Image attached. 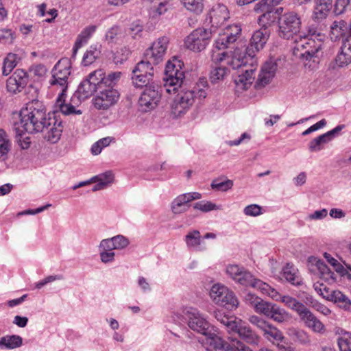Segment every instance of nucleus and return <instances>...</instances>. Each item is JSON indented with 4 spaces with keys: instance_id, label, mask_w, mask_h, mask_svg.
Masks as SVG:
<instances>
[{
    "instance_id": "obj_46",
    "label": "nucleus",
    "mask_w": 351,
    "mask_h": 351,
    "mask_svg": "<svg viewBox=\"0 0 351 351\" xmlns=\"http://www.w3.org/2000/svg\"><path fill=\"white\" fill-rule=\"evenodd\" d=\"M154 74H139L132 75V80L135 86L143 87L151 85L152 82Z\"/></svg>"
},
{
    "instance_id": "obj_41",
    "label": "nucleus",
    "mask_w": 351,
    "mask_h": 351,
    "mask_svg": "<svg viewBox=\"0 0 351 351\" xmlns=\"http://www.w3.org/2000/svg\"><path fill=\"white\" fill-rule=\"evenodd\" d=\"M313 288L319 295L329 301L332 300L334 293L338 291L337 290L330 289L326 285L319 282L314 283Z\"/></svg>"
},
{
    "instance_id": "obj_2",
    "label": "nucleus",
    "mask_w": 351,
    "mask_h": 351,
    "mask_svg": "<svg viewBox=\"0 0 351 351\" xmlns=\"http://www.w3.org/2000/svg\"><path fill=\"white\" fill-rule=\"evenodd\" d=\"M71 73V62L67 58H61L54 65L51 71L49 83L51 86L59 89L60 93L56 101V108L64 115L82 114L80 110L76 109L71 104H67L66 92L68 87L69 79Z\"/></svg>"
},
{
    "instance_id": "obj_48",
    "label": "nucleus",
    "mask_w": 351,
    "mask_h": 351,
    "mask_svg": "<svg viewBox=\"0 0 351 351\" xmlns=\"http://www.w3.org/2000/svg\"><path fill=\"white\" fill-rule=\"evenodd\" d=\"M11 143L6 132L0 130V159L5 158L10 149Z\"/></svg>"
},
{
    "instance_id": "obj_7",
    "label": "nucleus",
    "mask_w": 351,
    "mask_h": 351,
    "mask_svg": "<svg viewBox=\"0 0 351 351\" xmlns=\"http://www.w3.org/2000/svg\"><path fill=\"white\" fill-rule=\"evenodd\" d=\"M210 297L216 304L224 306L229 310L235 309L239 305V301L234 293L227 287L221 284H215L212 286Z\"/></svg>"
},
{
    "instance_id": "obj_18",
    "label": "nucleus",
    "mask_w": 351,
    "mask_h": 351,
    "mask_svg": "<svg viewBox=\"0 0 351 351\" xmlns=\"http://www.w3.org/2000/svg\"><path fill=\"white\" fill-rule=\"evenodd\" d=\"M241 32V25L237 24L228 25L219 34V36L215 40V47L218 49L228 48L230 44L234 43L237 40Z\"/></svg>"
},
{
    "instance_id": "obj_17",
    "label": "nucleus",
    "mask_w": 351,
    "mask_h": 351,
    "mask_svg": "<svg viewBox=\"0 0 351 351\" xmlns=\"http://www.w3.org/2000/svg\"><path fill=\"white\" fill-rule=\"evenodd\" d=\"M202 198L198 192H190L180 194L173 199L171 203V211L174 215H181L188 211L190 202Z\"/></svg>"
},
{
    "instance_id": "obj_29",
    "label": "nucleus",
    "mask_w": 351,
    "mask_h": 351,
    "mask_svg": "<svg viewBox=\"0 0 351 351\" xmlns=\"http://www.w3.org/2000/svg\"><path fill=\"white\" fill-rule=\"evenodd\" d=\"M96 30V26L90 25L85 27L80 34L77 36L73 48L72 58H74L77 53L79 49L86 45L93 33Z\"/></svg>"
},
{
    "instance_id": "obj_19",
    "label": "nucleus",
    "mask_w": 351,
    "mask_h": 351,
    "mask_svg": "<svg viewBox=\"0 0 351 351\" xmlns=\"http://www.w3.org/2000/svg\"><path fill=\"white\" fill-rule=\"evenodd\" d=\"M309 268L325 282L332 283L335 281V274L320 259L316 257L308 258Z\"/></svg>"
},
{
    "instance_id": "obj_11",
    "label": "nucleus",
    "mask_w": 351,
    "mask_h": 351,
    "mask_svg": "<svg viewBox=\"0 0 351 351\" xmlns=\"http://www.w3.org/2000/svg\"><path fill=\"white\" fill-rule=\"evenodd\" d=\"M210 346L215 349L224 351H252L249 347L245 346L237 339L229 338V341L223 340L219 336L212 332L210 329L208 333L204 335Z\"/></svg>"
},
{
    "instance_id": "obj_24",
    "label": "nucleus",
    "mask_w": 351,
    "mask_h": 351,
    "mask_svg": "<svg viewBox=\"0 0 351 351\" xmlns=\"http://www.w3.org/2000/svg\"><path fill=\"white\" fill-rule=\"evenodd\" d=\"M254 71L255 68H253V65L251 64L249 68L242 69L239 74L235 77L234 83L237 91H243L251 86L254 80Z\"/></svg>"
},
{
    "instance_id": "obj_25",
    "label": "nucleus",
    "mask_w": 351,
    "mask_h": 351,
    "mask_svg": "<svg viewBox=\"0 0 351 351\" xmlns=\"http://www.w3.org/2000/svg\"><path fill=\"white\" fill-rule=\"evenodd\" d=\"M269 31L266 27L261 28L254 32L250 40L251 49H249L248 51L250 52V50H252V52L254 53V51H258L263 49L269 39Z\"/></svg>"
},
{
    "instance_id": "obj_62",
    "label": "nucleus",
    "mask_w": 351,
    "mask_h": 351,
    "mask_svg": "<svg viewBox=\"0 0 351 351\" xmlns=\"http://www.w3.org/2000/svg\"><path fill=\"white\" fill-rule=\"evenodd\" d=\"M243 213L247 216L257 217L262 214V208L257 204H250L245 207Z\"/></svg>"
},
{
    "instance_id": "obj_3",
    "label": "nucleus",
    "mask_w": 351,
    "mask_h": 351,
    "mask_svg": "<svg viewBox=\"0 0 351 351\" xmlns=\"http://www.w3.org/2000/svg\"><path fill=\"white\" fill-rule=\"evenodd\" d=\"M46 108L42 101L32 100L19 113V120L14 124L18 136L25 134L38 133L43 130V124L47 119Z\"/></svg>"
},
{
    "instance_id": "obj_56",
    "label": "nucleus",
    "mask_w": 351,
    "mask_h": 351,
    "mask_svg": "<svg viewBox=\"0 0 351 351\" xmlns=\"http://www.w3.org/2000/svg\"><path fill=\"white\" fill-rule=\"evenodd\" d=\"M217 51L213 50L212 54V60L215 64H220L221 65H227L226 61H228L229 58V54L228 52H220L221 49H218L216 48Z\"/></svg>"
},
{
    "instance_id": "obj_49",
    "label": "nucleus",
    "mask_w": 351,
    "mask_h": 351,
    "mask_svg": "<svg viewBox=\"0 0 351 351\" xmlns=\"http://www.w3.org/2000/svg\"><path fill=\"white\" fill-rule=\"evenodd\" d=\"M228 70L225 65H220L216 66L210 73V80L213 84L223 80L224 77L227 75Z\"/></svg>"
},
{
    "instance_id": "obj_47",
    "label": "nucleus",
    "mask_w": 351,
    "mask_h": 351,
    "mask_svg": "<svg viewBox=\"0 0 351 351\" xmlns=\"http://www.w3.org/2000/svg\"><path fill=\"white\" fill-rule=\"evenodd\" d=\"M105 72L103 69H97L88 75V80L97 88L104 86Z\"/></svg>"
},
{
    "instance_id": "obj_12",
    "label": "nucleus",
    "mask_w": 351,
    "mask_h": 351,
    "mask_svg": "<svg viewBox=\"0 0 351 351\" xmlns=\"http://www.w3.org/2000/svg\"><path fill=\"white\" fill-rule=\"evenodd\" d=\"M159 89L160 87L154 83L145 88L138 99V105L142 111H149L158 105L161 99Z\"/></svg>"
},
{
    "instance_id": "obj_35",
    "label": "nucleus",
    "mask_w": 351,
    "mask_h": 351,
    "mask_svg": "<svg viewBox=\"0 0 351 351\" xmlns=\"http://www.w3.org/2000/svg\"><path fill=\"white\" fill-rule=\"evenodd\" d=\"M21 58L16 53H9L4 58L2 73L3 75H8L12 70L16 66Z\"/></svg>"
},
{
    "instance_id": "obj_5",
    "label": "nucleus",
    "mask_w": 351,
    "mask_h": 351,
    "mask_svg": "<svg viewBox=\"0 0 351 351\" xmlns=\"http://www.w3.org/2000/svg\"><path fill=\"white\" fill-rule=\"evenodd\" d=\"M216 319L224 325L228 332H237L241 339L251 345H257L259 342L258 335L241 319L233 317L223 315L217 313Z\"/></svg>"
},
{
    "instance_id": "obj_20",
    "label": "nucleus",
    "mask_w": 351,
    "mask_h": 351,
    "mask_svg": "<svg viewBox=\"0 0 351 351\" xmlns=\"http://www.w3.org/2000/svg\"><path fill=\"white\" fill-rule=\"evenodd\" d=\"M28 76L23 69H16L10 76L6 83V88L8 92L16 93L20 92L27 85Z\"/></svg>"
},
{
    "instance_id": "obj_43",
    "label": "nucleus",
    "mask_w": 351,
    "mask_h": 351,
    "mask_svg": "<svg viewBox=\"0 0 351 351\" xmlns=\"http://www.w3.org/2000/svg\"><path fill=\"white\" fill-rule=\"evenodd\" d=\"M22 338L19 335H11L1 337L3 349H14L19 348L22 345Z\"/></svg>"
},
{
    "instance_id": "obj_28",
    "label": "nucleus",
    "mask_w": 351,
    "mask_h": 351,
    "mask_svg": "<svg viewBox=\"0 0 351 351\" xmlns=\"http://www.w3.org/2000/svg\"><path fill=\"white\" fill-rule=\"evenodd\" d=\"M152 3L149 9V16L152 19H158L165 14L171 7L170 0H149Z\"/></svg>"
},
{
    "instance_id": "obj_54",
    "label": "nucleus",
    "mask_w": 351,
    "mask_h": 351,
    "mask_svg": "<svg viewBox=\"0 0 351 351\" xmlns=\"http://www.w3.org/2000/svg\"><path fill=\"white\" fill-rule=\"evenodd\" d=\"M112 142L111 137H105L103 138L96 143H95L91 147V152L93 155H98L101 153V150L108 146Z\"/></svg>"
},
{
    "instance_id": "obj_57",
    "label": "nucleus",
    "mask_w": 351,
    "mask_h": 351,
    "mask_svg": "<svg viewBox=\"0 0 351 351\" xmlns=\"http://www.w3.org/2000/svg\"><path fill=\"white\" fill-rule=\"evenodd\" d=\"M233 186V182L230 180L219 182L215 180L211 183V188L219 191H226Z\"/></svg>"
},
{
    "instance_id": "obj_34",
    "label": "nucleus",
    "mask_w": 351,
    "mask_h": 351,
    "mask_svg": "<svg viewBox=\"0 0 351 351\" xmlns=\"http://www.w3.org/2000/svg\"><path fill=\"white\" fill-rule=\"evenodd\" d=\"M97 88L94 84L86 79L78 86L76 95L80 100H85L90 97L96 91Z\"/></svg>"
},
{
    "instance_id": "obj_55",
    "label": "nucleus",
    "mask_w": 351,
    "mask_h": 351,
    "mask_svg": "<svg viewBox=\"0 0 351 351\" xmlns=\"http://www.w3.org/2000/svg\"><path fill=\"white\" fill-rule=\"evenodd\" d=\"M114 180V176L110 171H107L104 173L98 175L91 178L93 182H99L104 184V186L106 188L108 185L112 183Z\"/></svg>"
},
{
    "instance_id": "obj_39",
    "label": "nucleus",
    "mask_w": 351,
    "mask_h": 351,
    "mask_svg": "<svg viewBox=\"0 0 351 351\" xmlns=\"http://www.w3.org/2000/svg\"><path fill=\"white\" fill-rule=\"evenodd\" d=\"M330 141L326 133L313 138L308 144V149L311 152H317L322 150L324 145Z\"/></svg>"
},
{
    "instance_id": "obj_33",
    "label": "nucleus",
    "mask_w": 351,
    "mask_h": 351,
    "mask_svg": "<svg viewBox=\"0 0 351 351\" xmlns=\"http://www.w3.org/2000/svg\"><path fill=\"white\" fill-rule=\"evenodd\" d=\"M282 276L293 285H300L302 282L298 270L293 265L287 263L282 269Z\"/></svg>"
},
{
    "instance_id": "obj_8",
    "label": "nucleus",
    "mask_w": 351,
    "mask_h": 351,
    "mask_svg": "<svg viewBox=\"0 0 351 351\" xmlns=\"http://www.w3.org/2000/svg\"><path fill=\"white\" fill-rule=\"evenodd\" d=\"M119 91L113 87H99L93 98V106L99 110H107L118 102Z\"/></svg>"
},
{
    "instance_id": "obj_37",
    "label": "nucleus",
    "mask_w": 351,
    "mask_h": 351,
    "mask_svg": "<svg viewBox=\"0 0 351 351\" xmlns=\"http://www.w3.org/2000/svg\"><path fill=\"white\" fill-rule=\"evenodd\" d=\"M277 294L278 295V299L272 298L276 301H280L283 302L287 307L295 311L297 313L303 308L304 306L302 303L298 301L295 298L289 296L284 295L282 296L278 291Z\"/></svg>"
},
{
    "instance_id": "obj_16",
    "label": "nucleus",
    "mask_w": 351,
    "mask_h": 351,
    "mask_svg": "<svg viewBox=\"0 0 351 351\" xmlns=\"http://www.w3.org/2000/svg\"><path fill=\"white\" fill-rule=\"evenodd\" d=\"M43 126V130L40 131V132L43 133L44 138L51 143H57L62 133V121L57 119L56 116L49 117Z\"/></svg>"
},
{
    "instance_id": "obj_60",
    "label": "nucleus",
    "mask_w": 351,
    "mask_h": 351,
    "mask_svg": "<svg viewBox=\"0 0 351 351\" xmlns=\"http://www.w3.org/2000/svg\"><path fill=\"white\" fill-rule=\"evenodd\" d=\"M193 208L204 213L218 209V207L215 204L210 201L204 200L196 202L194 204Z\"/></svg>"
},
{
    "instance_id": "obj_40",
    "label": "nucleus",
    "mask_w": 351,
    "mask_h": 351,
    "mask_svg": "<svg viewBox=\"0 0 351 351\" xmlns=\"http://www.w3.org/2000/svg\"><path fill=\"white\" fill-rule=\"evenodd\" d=\"M332 302L337 304L341 308L351 313V300L342 292H335Z\"/></svg>"
},
{
    "instance_id": "obj_61",
    "label": "nucleus",
    "mask_w": 351,
    "mask_h": 351,
    "mask_svg": "<svg viewBox=\"0 0 351 351\" xmlns=\"http://www.w3.org/2000/svg\"><path fill=\"white\" fill-rule=\"evenodd\" d=\"M115 250H123L130 244L129 239L123 235L119 234L112 237Z\"/></svg>"
},
{
    "instance_id": "obj_22",
    "label": "nucleus",
    "mask_w": 351,
    "mask_h": 351,
    "mask_svg": "<svg viewBox=\"0 0 351 351\" xmlns=\"http://www.w3.org/2000/svg\"><path fill=\"white\" fill-rule=\"evenodd\" d=\"M209 18L212 27H220L230 18L227 7L220 3L214 5L210 10Z\"/></svg>"
},
{
    "instance_id": "obj_63",
    "label": "nucleus",
    "mask_w": 351,
    "mask_h": 351,
    "mask_svg": "<svg viewBox=\"0 0 351 351\" xmlns=\"http://www.w3.org/2000/svg\"><path fill=\"white\" fill-rule=\"evenodd\" d=\"M300 319L304 323L305 326L308 324V322L312 321V319L315 317L313 313L307 308L305 306L298 313Z\"/></svg>"
},
{
    "instance_id": "obj_30",
    "label": "nucleus",
    "mask_w": 351,
    "mask_h": 351,
    "mask_svg": "<svg viewBox=\"0 0 351 351\" xmlns=\"http://www.w3.org/2000/svg\"><path fill=\"white\" fill-rule=\"evenodd\" d=\"M330 38L337 40L341 38H348V25L343 20L335 21L330 26Z\"/></svg>"
},
{
    "instance_id": "obj_15",
    "label": "nucleus",
    "mask_w": 351,
    "mask_h": 351,
    "mask_svg": "<svg viewBox=\"0 0 351 351\" xmlns=\"http://www.w3.org/2000/svg\"><path fill=\"white\" fill-rule=\"evenodd\" d=\"M261 314L278 324H287L293 318L292 315L285 308L277 304L269 302H266Z\"/></svg>"
},
{
    "instance_id": "obj_6",
    "label": "nucleus",
    "mask_w": 351,
    "mask_h": 351,
    "mask_svg": "<svg viewBox=\"0 0 351 351\" xmlns=\"http://www.w3.org/2000/svg\"><path fill=\"white\" fill-rule=\"evenodd\" d=\"M278 36L289 40L297 36L302 26L300 16L295 12H288L282 14L278 19Z\"/></svg>"
},
{
    "instance_id": "obj_42",
    "label": "nucleus",
    "mask_w": 351,
    "mask_h": 351,
    "mask_svg": "<svg viewBox=\"0 0 351 351\" xmlns=\"http://www.w3.org/2000/svg\"><path fill=\"white\" fill-rule=\"evenodd\" d=\"M100 50L96 46H90L83 56L82 63L88 66L93 63L100 56Z\"/></svg>"
},
{
    "instance_id": "obj_4",
    "label": "nucleus",
    "mask_w": 351,
    "mask_h": 351,
    "mask_svg": "<svg viewBox=\"0 0 351 351\" xmlns=\"http://www.w3.org/2000/svg\"><path fill=\"white\" fill-rule=\"evenodd\" d=\"M322 47L323 43L320 40H315L309 36H300L295 38L292 48L293 54L295 57L304 58L309 62L312 61V63H305L304 65L314 69L322 55Z\"/></svg>"
},
{
    "instance_id": "obj_32",
    "label": "nucleus",
    "mask_w": 351,
    "mask_h": 351,
    "mask_svg": "<svg viewBox=\"0 0 351 351\" xmlns=\"http://www.w3.org/2000/svg\"><path fill=\"white\" fill-rule=\"evenodd\" d=\"M254 11L258 13H263L258 19L260 25L265 27L269 23L271 17L272 7L266 3L261 5V1H259L254 6Z\"/></svg>"
},
{
    "instance_id": "obj_9",
    "label": "nucleus",
    "mask_w": 351,
    "mask_h": 351,
    "mask_svg": "<svg viewBox=\"0 0 351 351\" xmlns=\"http://www.w3.org/2000/svg\"><path fill=\"white\" fill-rule=\"evenodd\" d=\"M234 280L242 285L251 286L253 288L257 289L263 294L267 295L271 298L278 299V295L275 289L261 280L254 278L250 272L247 271L243 268Z\"/></svg>"
},
{
    "instance_id": "obj_58",
    "label": "nucleus",
    "mask_w": 351,
    "mask_h": 351,
    "mask_svg": "<svg viewBox=\"0 0 351 351\" xmlns=\"http://www.w3.org/2000/svg\"><path fill=\"white\" fill-rule=\"evenodd\" d=\"M122 73L120 71L111 72L104 77V86L113 87L120 80Z\"/></svg>"
},
{
    "instance_id": "obj_1",
    "label": "nucleus",
    "mask_w": 351,
    "mask_h": 351,
    "mask_svg": "<svg viewBox=\"0 0 351 351\" xmlns=\"http://www.w3.org/2000/svg\"><path fill=\"white\" fill-rule=\"evenodd\" d=\"M182 65L180 60L173 58L167 62L165 68V90L169 93L177 92L171 104V113L175 118L186 114L196 99L202 101L207 96L208 82L204 77L199 78L192 88L184 86V73Z\"/></svg>"
},
{
    "instance_id": "obj_52",
    "label": "nucleus",
    "mask_w": 351,
    "mask_h": 351,
    "mask_svg": "<svg viewBox=\"0 0 351 351\" xmlns=\"http://www.w3.org/2000/svg\"><path fill=\"white\" fill-rule=\"evenodd\" d=\"M316 5L313 12L315 19L322 20L327 17L332 8L326 5L315 3Z\"/></svg>"
},
{
    "instance_id": "obj_23",
    "label": "nucleus",
    "mask_w": 351,
    "mask_h": 351,
    "mask_svg": "<svg viewBox=\"0 0 351 351\" xmlns=\"http://www.w3.org/2000/svg\"><path fill=\"white\" fill-rule=\"evenodd\" d=\"M276 69L277 64L274 60L267 61L261 68L256 85L264 87L269 84L275 76Z\"/></svg>"
},
{
    "instance_id": "obj_26",
    "label": "nucleus",
    "mask_w": 351,
    "mask_h": 351,
    "mask_svg": "<svg viewBox=\"0 0 351 351\" xmlns=\"http://www.w3.org/2000/svg\"><path fill=\"white\" fill-rule=\"evenodd\" d=\"M263 336L274 344H279L284 339L282 332L274 325L269 322L261 330Z\"/></svg>"
},
{
    "instance_id": "obj_53",
    "label": "nucleus",
    "mask_w": 351,
    "mask_h": 351,
    "mask_svg": "<svg viewBox=\"0 0 351 351\" xmlns=\"http://www.w3.org/2000/svg\"><path fill=\"white\" fill-rule=\"evenodd\" d=\"M143 32V26L138 21L132 23L127 30L128 34L133 39H138L141 38Z\"/></svg>"
},
{
    "instance_id": "obj_10",
    "label": "nucleus",
    "mask_w": 351,
    "mask_h": 351,
    "mask_svg": "<svg viewBox=\"0 0 351 351\" xmlns=\"http://www.w3.org/2000/svg\"><path fill=\"white\" fill-rule=\"evenodd\" d=\"M212 36L210 30L204 28H197L188 35L184 40L186 49L199 52L206 49Z\"/></svg>"
},
{
    "instance_id": "obj_51",
    "label": "nucleus",
    "mask_w": 351,
    "mask_h": 351,
    "mask_svg": "<svg viewBox=\"0 0 351 351\" xmlns=\"http://www.w3.org/2000/svg\"><path fill=\"white\" fill-rule=\"evenodd\" d=\"M289 335H291L295 341H297L302 344H306L311 341L308 334L302 330L291 328L289 329Z\"/></svg>"
},
{
    "instance_id": "obj_36",
    "label": "nucleus",
    "mask_w": 351,
    "mask_h": 351,
    "mask_svg": "<svg viewBox=\"0 0 351 351\" xmlns=\"http://www.w3.org/2000/svg\"><path fill=\"white\" fill-rule=\"evenodd\" d=\"M184 241L188 248L195 249L199 247L202 243V237L197 230H191L184 237Z\"/></svg>"
},
{
    "instance_id": "obj_45",
    "label": "nucleus",
    "mask_w": 351,
    "mask_h": 351,
    "mask_svg": "<svg viewBox=\"0 0 351 351\" xmlns=\"http://www.w3.org/2000/svg\"><path fill=\"white\" fill-rule=\"evenodd\" d=\"M153 63L151 61L142 60L139 62L132 71V75L139 74H154V69L152 66Z\"/></svg>"
},
{
    "instance_id": "obj_27",
    "label": "nucleus",
    "mask_w": 351,
    "mask_h": 351,
    "mask_svg": "<svg viewBox=\"0 0 351 351\" xmlns=\"http://www.w3.org/2000/svg\"><path fill=\"white\" fill-rule=\"evenodd\" d=\"M351 63V43L347 41L341 47V51L335 60L334 68H342Z\"/></svg>"
},
{
    "instance_id": "obj_31",
    "label": "nucleus",
    "mask_w": 351,
    "mask_h": 351,
    "mask_svg": "<svg viewBox=\"0 0 351 351\" xmlns=\"http://www.w3.org/2000/svg\"><path fill=\"white\" fill-rule=\"evenodd\" d=\"M125 31L119 26H112L106 34V40L108 43L122 44L125 36Z\"/></svg>"
},
{
    "instance_id": "obj_21",
    "label": "nucleus",
    "mask_w": 351,
    "mask_h": 351,
    "mask_svg": "<svg viewBox=\"0 0 351 351\" xmlns=\"http://www.w3.org/2000/svg\"><path fill=\"white\" fill-rule=\"evenodd\" d=\"M246 51L247 49L245 50L244 53H242L239 49L235 50L232 54L229 56L226 64L230 65L234 69H241L242 70L244 68H249L250 66H247V64L249 60L253 62L254 54ZM251 64H252V62Z\"/></svg>"
},
{
    "instance_id": "obj_59",
    "label": "nucleus",
    "mask_w": 351,
    "mask_h": 351,
    "mask_svg": "<svg viewBox=\"0 0 351 351\" xmlns=\"http://www.w3.org/2000/svg\"><path fill=\"white\" fill-rule=\"evenodd\" d=\"M306 327L311 329L314 332L324 334L326 332V327L324 324L315 316L312 321L306 325Z\"/></svg>"
},
{
    "instance_id": "obj_64",
    "label": "nucleus",
    "mask_w": 351,
    "mask_h": 351,
    "mask_svg": "<svg viewBox=\"0 0 351 351\" xmlns=\"http://www.w3.org/2000/svg\"><path fill=\"white\" fill-rule=\"evenodd\" d=\"M47 69L43 64H34L29 68V72L34 76L41 77L45 75Z\"/></svg>"
},
{
    "instance_id": "obj_13",
    "label": "nucleus",
    "mask_w": 351,
    "mask_h": 351,
    "mask_svg": "<svg viewBox=\"0 0 351 351\" xmlns=\"http://www.w3.org/2000/svg\"><path fill=\"white\" fill-rule=\"evenodd\" d=\"M186 319L189 327L197 332L203 335L208 333L210 329V324L204 315L197 309L189 308L185 312Z\"/></svg>"
},
{
    "instance_id": "obj_50",
    "label": "nucleus",
    "mask_w": 351,
    "mask_h": 351,
    "mask_svg": "<svg viewBox=\"0 0 351 351\" xmlns=\"http://www.w3.org/2000/svg\"><path fill=\"white\" fill-rule=\"evenodd\" d=\"M341 336L338 338V346L340 350L351 349V332L341 329Z\"/></svg>"
},
{
    "instance_id": "obj_44",
    "label": "nucleus",
    "mask_w": 351,
    "mask_h": 351,
    "mask_svg": "<svg viewBox=\"0 0 351 351\" xmlns=\"http://www.w3.org/2000/svg\"><path fill=\"white\" fill-rule=\"evenodd\" d=\"M184 7L189 11L199 14L204 10L203 0H182Z\"/></svg>"
},
{
    "instance_id": "obj_38",
    "label": "nucleus",
    "mask_w": 351,
    "mask_h": 351,
    "mask_svg": "<svg viewBox=\"0 0 351 351\" xmlns=\"http://www.w3.org/2000/svg\"><path fill=\"white\" fill-rule=\"evenodd\" d=\"M245 301L247 304L251 305L256 313L261 314L267 301L263 300L256 295L248 293L245 296Z\"/></svg>"
},
{
    "instance_id": "obj_14",
    "label": "nucleus",
    "mask_w": 351,
    "mask_h": 351,
    "mask_svg": "<svg viewBox=\"0 0 351 351\" xmlns=\"http://www.w3.org/2000/svg\"><path fill=\"white\" fill-rule=\"evenodd\" d=\"M169 40L166 36H162L154 41L152 46L149 47L145 53V57L153 64H158L164 59L166 53Z\"/></svg>"
}]
</instances>
